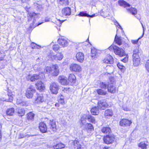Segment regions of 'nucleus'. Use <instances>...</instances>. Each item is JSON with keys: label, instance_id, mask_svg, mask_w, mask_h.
Returning <instances> with one entry per match:
<instances>
[{"label": "nucleus", "instance_id": "1", "mask_svg": "<svg viewBox=\"0 0 149 149\" xmlns=\"http://www.w3.org/2000/svg\"><path fill=\"white\" fill-rule=\"evenodd\" d=\"M46 121L47 123H45L43 122H42L40 123L39 127L40 131L42 133L47 132V128H49L50 132H53V133L56 131V126L55 122L53 120H49L47 118Z\"/></svg>", "mask_w": 149, "mask_h": 149}, {"label": "nucleus", "instance_id": "2", "mask_svg": "<svg viewBox=\"0 0 149 149\" xmlns=\"http://www.w3.org/2000/svg\"><path fill=\"white\" fill-rule=\"evenodd\" d=\"M39 15L40 14H39L38 13H35L34 12H28L27 15L28 22H29L31 21L32 19H33L32 23L30 24V25L29 28V30H32L37 26H38L43 23V22L41 23L39 22L38 23L37 25H34L36 20V19L39 16Z\"/></svg>", "mask_w": 149, "mask_h": 149}, {"label": "nucleus", "instance_id": "3", "mask_svg": "<svg viewBox=\"0 0 149 149\" xmlns=\"http://www.w3.org/2000/svg\"><path fill=\"white\" fill-rule=\"evenodd\" d=\"M142 51L139 49V47H137L133 51L132 58L133 65L135 66H138L140 63V56L142 54Z\"/></svg>", "mask_w": 149, "mask_h": 149}, {"label": "nucleus", "instance_id": "4", "mask_svg": "<svg viewBox=\"0 0 149 149\" xmlns=\"http://www.w3.org/2000/svg\"><path fill=\"white\" fill-rule=\"evenodd\" d=\"M103 140L104 143L107 144H110L113 143L116 141L114 135L111 134L106 135L104 136L103 138Z\"/></svg>", "mask_w": 149, "mask_h": 149}, {"label": "nucleus", "instance_id": "5", "mask_svg": "<svg viewBox=\"0 0 149 149\" xmlns=\"http://www.w3.org/2000/svg\"><path fill=\"white\" fill-rule=\"evenodd\" d=\"M35 92L36 89L32 85H31L27 88L26 91V96L28 98H31Z\"/></svg>", "mask_w": 149, "mask_h": 149}, {"label": "nucleus", "instance_id": "6", "mask_svg": "<svg viewBox=\"0 0 149 149\" xmlns=\"http://www.w3.org/2000/svg\"><path fill=\"white\" fill-rule=\"evenodd\" d=\"M49 88L52 94H56L58 93L59 86L58 83L52 82L50 84Z\"/></svg>", "mask_w": 149, "mask_h": 149}, {"label": "nucleus", "instance_id": "7", "mask_svg": "<svg viewBox=\"0 0 149 149\" xmlns=\"http://www.w3.org/2000/svg\"><path fill=\"white\" fill-rule=\"evenodd\" d=\"M47 96L45 95L42 94L39 95L35 100L36 103L40 104L42 102H46Z\"/></svg>", "mask_w": 149, "mask_h": 149}, {"label": "nucleus", "instance_id": "8", "mask_svg": "<svg viewBox=\"0 0 149 149\" xmlns=\"http://www.w3.org/2000/svg\"><path fill=\"white\" fill-rule=\"evenodd\" d=\"M108 106L106 100H102L98 102L97 107L100 110H104Z\"/></svg>", "mask_w": 149, "mask_h": 149}, {"label": "nucleus", "instance_id": "9", "mask_svg": "<svg viewBox=\"0 0 149 149\" xmlns=\"http://www.w3.org/2000/svg\"><path fill=\"white\" fill-rule=\"evenodd\" d=\"M132 123L131 120L127 119H123L119 122V125L121 126L128 127L130 126Z\"/></svg>", "mask_w": 149, "mask_h": 149}, {"label": "nucleus", "instance_id": "10", "mask_svg": "<svg viewBox=\"0 0 149 149\" xmlns=\"http://www.w3.org/2000/svg\"><path fill=\"white\" fill-rule=\"evenodd\" d=\"M113 49L114 50L115 54L120 56H123L125 55L124 51L121 48L115 46L113 47Z\"/></svg>", "mask_w": 149, "mask_h": 149}, {"label": "nucleus", "instance_id": "11", "mask_svg": "<svg viewBox=\"0 0 149 149\" xmlns=\"http://www.w3.org/2000/svg\"><path fill=\"white\" fill-rule=\"evenodd\" d=\"M51 59L53 60H61L63 58V56L62 53H58L56 55H54L53 53H50L49 55Z\"/></svg>", "mask_w": 149, "mask_h": 149}, {"label": "nucleus", "instance_id": "12", "mask_svg": "<svg viewBox=\"0 0 149 149\" xmlns=\"http://www.w3.org/2000/svg\"><path fill=\"white\" fill-rule=\"evenodd\" d=\"M70 70L71 71L79 72L81 70L80 65L76 64H72L70 66Z\"/></svg>", "mask_w": 149, "mask_h": 149}, {"label": "nucleus", "instance_id": "13", "mask_svg": "<svg viewBox=\"0 0 149 149\" xmlns=\"http://www.w3.org/2000/svg\"><path fill=\"white\" fill-rule=\"evenodd\" d=\"M58 80L59 82L62 85H69L68 81L67 78L63 76H60L58 77Z\"/></svg>", "mask_w": 149, "mask_h": 149}, {"label": "nucleus", "instance_id": "14", "mask_svg": "<svg viewBox=\"0 0 149 149\" xmlns=\"http://www.w3.org/2000/svg\"><path fill=\"white\" fill-rule=\"evenodd\" d=\"M41 78L39 75L37 74H33V75L29 74L26 77V79L28 80H30L31 81H35Z\"/></svg>", "mask_w": 149, "mask_h": 149}, {"label": "nucleus", "instance_id": "15", "mask_svg": "<svg viewBox=\"0 0 149 149\" xmlns=\"http://www.w3.org/2000/svg\"><path fill=\"white\" fill-rule=\"evenodd\" d=\"M100 51L99 50H97L95 49H92L91 50V56L92 59L97 58L100 54Z\"/></svg>", "mask_w": 149, "mask_h": 149}, {"label": "nucleus", "instance_id": "16", "mask_svg": "<svg viewBox=\"0 0 149 149\" xmlns=\"http://www.w3.org/2000/svg\"><path fill=\"white\" fill-rule=\"evenodd\" d=\"M103 61V63H104L112 64L113 63V59L110 55L107 54Z\"/></svg>", "mask_w": 149, "mask_h": 149}, {"label": "nucleus", "instance_id": "17", "mask_svg": "<svg viewBox=\"0 0 149 149\" xmlns=\"http://www.w3.org/2000/svg\"><path fill=\"white\" fill-rule=\"evenodd\" d=\"M58 42L59 45L64 47L67 46L68 45V41L63 38H59Z\"/></svg>", "mask_w": 149, "mask_h": 149}, {"label": "nucleus", "instance_id": "18", "mask_svg": "<svg viewBox=\"0 0 149 149\" xmlns=\"http://www.w3.org/2000/svg\"><path fill=\"white\" fill-rule=\"evenodd\" d=\"M68 80L70 85H72L74 84L76 81V77L73 74H70L68 76Z\"/></svg>", "mask_w": 149, "mask_h": 149}, {"label": "nucleus", "instance_id": "19", "mask_svg": "<svg viewBox=\"0 0 149 149\" xmlns=\"http://www.w3.org/2000/svg\"><path fill=\"white\" fill-rule=\"evenodd\" d=\"M76 58L78 62L82 63L84 59V54L82 52H79L76 54Z\"/></svg>", "mask_w": 149, "mask_h": 149}, {"label": "nucleus", "instance_id": "20", "mask_svg": "<svg viewBox=\"0 0 149 149\" xmlns=\"http://www.w3.org/2000/svg\"><path fill=\"white\" fill-rule=\"evenodd\" d=\"M101 132L107 135L111 134V129L109 127H103L101 129Z\"/></svg>", "mask_w": 149, "mask_h": 149}, {"label": "nucleus", "instance_id": "21", "mask_svg": "<svg viewBox=\"0 0 149 149\" xmlns=\"http://www.w3.org/2000/svg\"><path fill=\"white\" fill-rule=\"evenodd\" d=\"M53 70L51 73H52L53 75L54 76H57L59 73V70L58 69V67L56 64L53 65L52 67Z\"/></svg>", "mask_w": 149, "mask_h": 149}, {"label": "nucleus", "instance_id": "22", "mask_svg": "<svg viewBox=\"0 0 149 149\" xmlns=\"http://www.w3.org/2000/svg\"><path fill=\"white\" fill-rule=\"evenodd\" d=\"M62 13L65 16L70 15L71 13V8L68 7H65L62 10Z\"/></svg>", "mask_w": 149, "mask_h": 149}, {"label": "nucleus", "instance_id": "23", "mask_svg": "<svg viewBox=\"0 0 149 149\" xmlns=\"http://www.w3.org/2000/svg\"><path fill=\"white\" fill-rule=\"evenodd\" d=\"M36 85L38 89L40 91H42L45 88L44 84L41 81H38L36 84Z\"/></svg>", "mask_w": 149, "mask_h": 149}, {"label": "nucleus", "instance_id": "24", "mask_svg": "<svg viewBox=\"0 0 149 149\" xmlns=\"http://www.w3.org/2000/svg\"><path fill=\"white\" fill-rule=\"evenodd\" d=\"M113 115L112 110L110 109H108L106 110L104 112V116L106 118H108L111 117Z\"/></svg>", "mask_w": 149, "mask_h": 149}, {"label": "nucleus", "instance_id": "25", "mask_svg": "<svg viewBox=\"0 0 149 149\" xmlns=\"http://www.w3.org/2000/svg\"><path fill=\"white\" fill-rule=\"evenodd\" d=\"M85 127L88 132H92L94 130L93 125L90 123H87L85 125Z\"/></svg>", "mask_w": 149, "mask_h": 149}, {"label": "nucleus", "instance_id": "26", "mask_svg": "<svg viewBox=\"0 0 149 149\" xmlns=\"http://www.w3.org/2000/svg\"><path fill=\"white\" fill-rule=\"evenodd\" d=\"M118 3L119 5L123 6V7H127L130 6V5L123 0H119L118 1Z\"/></svg>", "mask_w": 149, "mask_h": 149}, {"label": "nucleus", "instance_id": "27", "mask_svg": "<svg viewBox=\"0 0 149 149\" xmlns=\"http://www.w3.org/2000/svg\"><path fill=\"white\" fill-rule=\"evenodd\" d=\"M72 143L75 148H76L77 149H81V145L79 144V142L76 139L75 140L72 141Z\"/></svg>", "mask_w": 149, "mask_h": 149}, {"label": "nucleus", "instance_id": "28", "mask_svg": "<svg viewBox=\"0 0 149 149\" xmlns=\"http://www.w3.org/2000/svg\"><path fill=\"white\" fill-rule=\"evenodd\" d=\"M114 41L118 45H120L122 44V40L121 37L118 36L116 34L115 37Z\"/></svg>", "mask_w": 149, "mask_h": 149}, {"label": "nucleus", "instance_id": "29", "mask_svg": "<svg viewBox=\"0 0 149 149\" xmlns=\"http://www.w3.org/2000/svg\"><path fill=\"white\" fill-rule=\"evenodd\" d=\"M99 109L98 107H95L92 108L91 111L92 114L93 115H98L99 113Z\"/></svg>", "mask_w": 149, "mask_h": 149}, {"label": "nucleus", "instance_id": "30", "mask_svg": "<svg viewBox=\"0 0 149 149\" xmlns=\"http://www.w3.org/2000/svg\"><path fill=\"white\" fill-rule=\"evenodd\" d=\"M15 109L13 108H11L8 109L6 111V113L7 115L12 116L13 115L14 113Z\"/></svg>", "mask_w": 149, "mask_h": 149}, {"label": "nucleus", "instance_id": "31", "mask_svg": "<svg viewBox=\"0 0 149 149\" xmlns=\"http://www.w3.org/2000/svg\"><path fill=\"white\" fill-rule=\"evenodd\" d=\"M116 88L112 84L109 85L108 86V91L111 93H114L116 91Z\"/></svg>", "mask_w": 149, "mask_h": 149}, {"label": "nucleus", "instance_id": "32", "mask_svg": "<svg viewBox=\"0 0 149 149\" xmlns=\"http://www.w3.org/2000/svg\"><path fill=\"white\" fill-rule=\"evenodd\" d=\"M35 115L32 112H30L27 114V119L29 121H32L34 119Z\"/></svg>", "mask_w": 149, "mask_h": 149}, {"label": "nucleus", "instance_id": "33", "mask_svg": "<svg viewBox=\"0 0 149 149\" xmlns=\"http://www.w3.org/2000/svg\"><path fill=\"white\" fill-rule=\"evenodd\" d=\"M126 9L133 15H135L137 13V10L134 8L131 7L130 8H127Z\"/></svg>", "mask_w": 149, "mask_h": 149}, {"label": "nucleus", "instance_id": "34", "mask_svg": "<svg viewBox=\"0 0 149 149\" xmlns=\"http://www.w3.org/2000/svg\"><path fill=\"white\" fill-rule=\"evenodd\" d=\"M87 120L89 122L92 123H95V120L94 117L91 115H87Z\"/></svg>", "mask_w": 149, "mask_h": 149}, {"label": "nucleus", "instance_id": "35", "mask_svg": "<svg viewBox=\"0 0 149 149\" xmlns=\"http://www.w3.org/2000/svg\"><path fill=\"white\" fill-rule=\"evenodd\" d=\"M142 25L143 28V32L142 35V36L140 37L137 40H131V42L133 44H136L139 41V40L140 39H141V38H142L143 36L144 35V28L143 26V24H142Z\"/></svg>", "mask_w": 149, "mask_h": 149}, {"label": "nucleus", "instance_id": "36", "mask_svg": "<svg viewBox=\"0 0 149 149\" xmlns=\"http://www.w3.org/2000/svg\"><path fill=\"white\" fill-rule=\"evenodd\" d=\"M109 85V82H102L100 84V86L102 88L106 89L108 88V86Z\"/></svg>", "mask_w": 149, "mask_h": 149}, {"label": "nucleus", "instance_id": "37", "mask_svg": "<svg viewBox=\"0 0 149 149\" xmlns=\"http://www.w3.org/2000/svg\"><path fill=\"white\" fill-rule=\"evenodd\" d=\"M58 2L62 5H68L69 4L68 0H58Z\"/></svg>", "mask_w": 149, "mask_h": 149}, {"label": "nucleus", "instance_id": "38", "mask_svg": "<svg viewBox=\"0 0 149 149\" xmlns=\"http://www.w3.org/2000/svg\"><path fill=\"white\" fill-rule=\"evenodd\" d=\"M25 111L24 109L23 108L19 109H18L17 113L19 116H22L25 114Z\"/></svg>", "mask_w": 149, "mask_h": 149}, {"label": "nucleus", "instance_id": "39", "mask_svg": "<svg viewBox=\"0 0 149 149\" xmlns=\"http://www.w3.org/2000/svg\"><path fill=\"white\" fill-rule=\"evenodd\" d=\"M86 120H87V115H83L81 118V123L83 125H85Z\"/></svg>", "mask_w": 149, "mask_h": 149}, {"label": "nucleus", "instance_id": "40", "mask_svg": "<svg viewBox=\"0 0 149 149\" xmlns=\"http://www.w3.org/2000/svg\"><path fill=\"white\" fill-rule=\"evenodd\" d=\"M147 145L143 142H141L139 144V147L141 149H146Z\"/></svg>", "mask_w": 149, "mask_h": 149}, {"label": "nucleus", "instance_id": "41", "mask_svg": "<svg viewBox=\"0 0 149 149\" xmlns=\"http://www.w3.org/2000/svg\"><path fill=\"white\" fill-rule=\"evenodd\" d=\"M8 98H6L5 101L7 102H11L13 100V95L11 94V93H8Z\"/></svg>", "mask_w": 149, "mask_h": 149}, {"label": "nucleus", "instance_id": "42", "mask_svg": "<svg viewBox=\"0 0 149 149\" xmlns=\"http://www.w3.org/2000/svg\"><path fill=\"white\" fill-rule=\"evenodd\" d=\"M34 135H31L30 134H26V133L24 134L21 133L19 135V138H22L25 137H29L30 136H34Z\"/></svg>", "mask_w": 149, "mask_h": 149}, {"label": "nucleus", "instance_id": "43", "mask_svg": "<svg viewBox=\"0 0 149 149\" xmlns=\"http://www.w3.org/2000/svg\"><path fill=\"white\" fill-rule=\"evenodd\" d=\"M97 92L98 94L101 95H105L107 93L106 92L104 91L101 89H97Z\"/></svg>", "mask_w": 149, "mask_h": 149}, {"label": "nucleus", "instance_id": "44", "mask_svg": "<svg viewBox=\"0 0 149 149\" xmlns=\"http://www.w3.org/2000/svg\"><path fill=\"white\" fill-rule=\"evenodd\" d=\"M79 17H88V14L86 13V12L82 11L79 12L78 14Z\"/></svg>", "mask_w": 149, "mask_h": 149}, {"label": "nucleus", "instance_id": "45", "mask_svg": "<svg viewBox=\"0 0 149 149\" xmlns=\"http://www.w3.org/2000/svg\"><path fill=\"white\" fill-rule=\"evenodd\" d=\"M117 66L118 68L121 70L122 72H124L125 69V67L124 66L120 63H118L117 64Z\"/></svg>", "mask_w": 149, "mask_h": 149}, {"label": "nucleus", "instance_id": "46", "mask_svg": "<svg viewBox=\"0 0 149 149\" xmlns=\"http://www.w3.org/2000/svg\"><path fill=\"white\" fill-rule=\"evenodd\" d=\"M30 46L32 48H38L39 49L40 47V46L38 45H37L36 44L34 43V42H32Z\"/></svg>", "mask_w": 149, "mask_h": 149}, {"label": "nucleus", "instance_id": "47", "mask_svg": "<svg viewBox=\"0 0 149 149\" xmlns=\"http://www.w3.org/2000/svg\"><path fill=\"white\" fill-rule=\"evenodd\" d=\"M51 68L50 67L47 66L44 69V72L45 73H51L53 70H51Z\"/></svg>", "mask_w": 149, "mask_h": 149}, {"label": "nucleus", "instance_id": "48", "mask_svg": "<svg viewBox=\"0 0 149 149\" xmlns=\"http://www.w3.org/2000/svg\"><path fill=\"white\" fill-rule=\"evenodd\" d=\"M59 48V46L58 45H53V49L56 52L58 51Z\"/></svg>", "mask_w": 149, "mask_h": 149}, {"label": "nucleus", "instance_id": "49", "mask_svg": "<svg viewBox=\"0 0 149 149\" xmlns=\"http://www.w3.org/2000/svg\"><path fill=\"white\" fill-rule=\"evenodd\" d=\"M109 81L111 84H113L115 81L114 78L113 77H110L109 78Z\"/></svg>", "mask_w": 149, "mask_h": 149}, {"label": "nucleus", "instance_id": "50", "mask_svg": "<svg viewBox=\"0 0 149 149\" xmlns=\"http://www.w3.org/2000/svg\"><path fill=\"white\" fill-rule=\"evenodd\" d=\"M145 67L147 71L149 72V60H148L146 62Z\"/></svg>", "mask_w": 149, "mask_h": 149}, {"label": "nucleus", "instance_id": "51", "mask_svg": "<svg viewBox=\"0 0 149 149\" xmlns=\"http://www.w3.org/2000/svg\"><path fill=\"white\" fill-rule=\"evenodd\" d=\"M64 21V20L61 21L59 19H58L56 21V24L60 26L62 23Z\"/></svg>", "mask_w": 149, "mask_h": 149}, {"label": "nucleus", "instance_id": "52", "mask_svg": "<svg viewBox=\"0 0 149 149\" xmlns=\"http://www.w3.org/2000/svg\"><path fill=\"white\" fill-rule=\"evenodd\" d=\"M20 106H27L28 105L27 103L26 102H22L19 104Z\"/></svg>", "mask_w": 149, "mask_h": 149}, {"label": "nucleus", "instance_id": "53", "mask_svg": "<svg viewBox=\"0 0 149 149\" xmlns=\"http://www.w3.org/2000/svg\"><path fill=\"white\" fill-rule=\"evenodd\" d=\"M128 59V57H127V56L124 57L123 58H122L121 59V61L124 63H126Z\"/></svg>", "mask_w": 149, "mask_h": 149}, {"label": "nucleus", "instance_id": "54", "mask_svg": "<svg viewBox=\"0 0 149 149\" xmlns=\"http://www.w3.org/2000/svg\"><path fill=\"white\" fill-rule=\"evenodd\" d=\"M60 149H63L65 148V145L61 143H58Z\"/></svg>", "mask_w": 149, "mask_h": 149}, {"label": "nucleus", "instance_id": "55", "mask_svg": "<svg viewBox=\"0 0 149 149\" xmlns=\"http://www.w3.org/2000/svg\"><path fill=\"white\" fill-rule=\"evenodd\" d=\"M58 102L59 103L61 104H65V102L64 101V99H59Z\"/></svg>", "mask_w": 149, "mask_h": 149}, {"label": "nucleus", "instance_id": "56", "mask_svg": "<svg viewBox=\"0 0 149 149\" xmlns=\"http://www.w3.org/2000/svg\"><path fill=\"white\" fill-rule=\"evenodd\" d=\"M107 69H109L110 70H113V67L112 65H107Z\"/></svg>", "mask_w": 149, "mask_h": 149}, {"label": "nucleus", "instance_id": "57", "mask_svg": "<svg viewBox=\"0 0 149 149\" xmlns=\"http://www.w3.org/2000/svg\"><path fill=\"white\" fill-rule=\"evenodd\" d=\"M53 147L55 149H60L59 146H58V143L54 146Z\"/></svg>", "mask_w": 149, "mask_h": 149}, {"label": "nucleus", "instance_id": "58", "mask_svg": "<svg viewBox=\"0 0 149 149\" xmlns=\"http://www.w3.org/2000/svg\"><path fill=\"white\" fill-rule=\"evenodd\" d=\"M50 18L48 17H46L45 19V22H48L50 21Z\"/></svg>", "mask_w": 149, "mask_h": 149}, {"label": "nucleus", "instance_id": "59", "mask_svg": "<svg viewBox=\"0 0 149 149\" xmlns=\"http://www.w3.org/2000/svg\"><path fill=\"white\" fill-rule=\"evenodd\" d=\"M97 15H95V14H93L91 15H90L89 14H88V17H90V18H92L93 17L95 16H96Z\"/></svg>", "mask_w": 149, "mask_h": 149}, {"label": "nucleus", "instance_id": "60", "mask_svg": "<svg viewBox=\"0 0 149 149\" xmlns=\"http://www.w3.org/2000/svg\"><path fill=\"white\" fill-rule=\"evenodd\" d=\"M116 23H117V25H116V26H117L118 28H119L121 30H122L123 29L122 28L121 26L120 25V24L117 22H116Z\"/></svg>", "mask_w": 149, "mask_h": 149}, {"label": "nucleus", "instance_id": "61", "mask_svg": "<svg viewBox=\"0 0 149 149\" xmlns=\"http://www.w3.org/2000/svg\"><path fill=\"white\" fill-rule=\"evenodd\" d=\"M103 149H110V147L105 146L103 148Z\"/></svg>", "mask_w": 149, "mask_h": 149}, {"label": "nucleus", "instance_id": "62", "mask_svg": "<svg viewBox=\"0 0 149 149\" xmlns=\"http://www.w3.org/2000/svg\"><path fill=\"white\" fill-rule=\"evenodd\" d=\"M55 105L56 107H59V103H56L55 104Z\"/></svg>", "mask_w": 149, "mask_h": 149}, {"label": "nucleus", "instance_id": "63", "mask_svg": "<svg viewBox=\"0 0 149 149\" xmlns=\"http://www.w3.org/2000/svg\"><path fill=\"white\" fill-rule=\"evenodd\" d=\"M64 99V97L62 95H61L59 99Z\"/></svg>", "mask_w": 149, "mask_h": 149}, {"label": "nucleus", "instance_id": "64", "mask_svg": "<svg viewBox=\"0 0 149 149\" xmlns=\"http://www.w3.org/2000/svg\"><path fill=\"white\" fill-rule=\"evenodd\" d=\"M112 47L111 46H110L109 48V49L110 50H111L112 49Z\"/></svg>", "mask_w": 149, "mask_h": 149}]
</instances>
